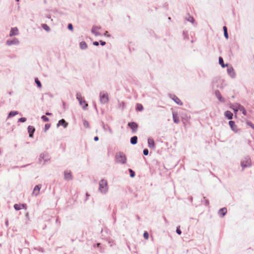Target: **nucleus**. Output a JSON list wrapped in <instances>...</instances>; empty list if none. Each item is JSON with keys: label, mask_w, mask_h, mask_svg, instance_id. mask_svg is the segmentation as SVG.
<instances>
[{"label": "nucleus", "mask_w": 254, "mask_h": 254, "mask_svg": "<svg viewBox=\"0 0 254 254\" xmlns=\"http://www.w3.org/2000/svg\"><path fill=\"white\" fill-rule=\"evenodd\" d=\"M211 84L212 88L216 87L223 89L225 86V84H224V80L219 77L214 78Z\"/></svg>", "instance_id": "1"}, {"label": "nucleus", "mask_w": 254, "mask_h": 254, "mask_svg": "<svg viewBox=\"0 0 254 254\" xmlns=\"http://www.w3.org/2000/svg\"><path fill=\"white\" fill-rule=\"evenodd\" d=\"M108 190V183L106 180L102 179L99 184V190L102 193H106Z\"/></svg>", "instance_id": "2"}, {"label": "nucleus", "mask_w": 254, "mask_h": 254, "mask_svg": "<svg viewBox=\"0 0 254 254\" xmlns=\"http://www.w3.org/2000/svg\"><path fill=\"white\" fill-rule=\"evenodd\" d=\"M115 160L117 163L123 164L127 162V157L123 152H119L116 154Z\"/></svg>", "instance_id": "3"}, {"label": "nucleus", "mask_w": 254, "mask_h": 254, "mask_svg": "<svg viewBox=\"0 0 254 254\" xmlns=\"http://www.w3.org/2000/svg\"><path fill=\"white\" fill-rule=\"evenodd\" d=\"M76 99L79 101L80 105L82 106L83 109L86 110L88 106V104L85 101L84 98L82 97L80 93L76 94Z\"/></svg>", "instance_id": "4"}, {"label": "nucleus", "mask_w": 254, "mask_h": 254, "mask_svg": "<svg viewBox=\"0 0 254 254\" xmlns=\"http://www.w3.org/2000/svg\"><path fill=\"white\" fill-rule=\"evenodd\" d=\"M241 166L244 169L247 167H250L251 166V159L249 156L246 157L244 160L241 162Z\"/></svg>", "instance_id": "5"}, {"label": "nucleus", "mask_w": 254, "mask_h": 254, "mask_svg": "<svg viewBox=\"0 0 254 254\" xmlns=\"http://www.w3.org/2000/svg\"><path fill=\"white\" fill-rule=\"evenodd\" d=\"M100 101L101 103L106 104L109 101V97L108 93L107 92L104 93H102L100 92Z\"/></svg>", "instance_id": "6"}, {"label": "nucleus", "mask_w": 254, "mask_h": 254, "mask_svg": "<svg viewBox=\"0 0 254 254\" xmlns=\"http://www.w3.org/2000/svg\"><path fill=\"white\" fill-rule=\"evenodd\" d=\"M128 126L132 130V133L136 132L138 127V124L134 122H131L128 123Z\"/></svg>", "instance_id": "7"}, {"label": "nucleus", "mask_w": 254, "mask_h": 254, "mask_svg": "<svg viewBox=\"0 0 254 254\" xmlns=\"http://www.w3.org/2000/svg\"><path fill=\"white\" fill-rule=\"evenodd\" d=\"M169 97L173 100L177 104L179 105H183L182 102L180 100V99L176 96L175 94H169Z\"/></svg>", "instance_id": "8"}, {"label": "nucleus", "mask_w": 254, "mask_h": 254, "mask_svg": "<svg viewBox=\"0 0 254 254\" xmlns=\"http://www.w3.org/2000/svg\"><path fill=\"white\" fill-rule=\"evenodd\" d=\"M19 44V41L18 39L16 38H14L13 39L10 40L8 39L6 41V44L8 46H11L13 45H18Z\"/></svg>", "instance_id": "9"}, {"label": "nucleus", "mask_w": 254, "mask_h": 254, "mask_svg": "<svg viewBox=\"0 0 254 254\" xmlns=\"http://www.w3.org/2000/svg\"><path fill=\"white\" fill-rule=\"evenodd\" d=\"M227 67V73L232 78H235L236 77V74L234 71V68L232 66H228Z\"/></svg>", "instance_id": "10"}, {"label": "nucleus", "mask_w": 254, "mask_h": 254, "mask_svg": "<svg viewBox=\"0 0 254 254\" xmlns=\"http://www.w3.org/2000/svg\"><path fill=\"white\" fill-rule=\"evenodd\" d=\"M214 94L220 102L224 103L225 102L224 98L222 96L220 92L218 90H216L214 92Z\"/></svg>", "instance_id": "11"}, {"label": "nucleus", "mask_w": 254, "mask_h": 254, "mask_svg": "<svg viewBox=\"0 0 254 254\" xmlns=\"http://www.w3.org/2000/svg\"><path fill=\"white\" fill-rule=\"evenodd\" d=\"M42 159L44 161V162L49 161L50 160L49 154L47 152H44L41 154L39 158V161H41Z\"/></svg>", "instance_id": "12"}, {"label": "nucleus", "mask_w": 254, "mask_h": 254, "mask_svg": "<svg viewBox=\"0 0 254 254\" xmlns=\"http://www.w3.org/2000/svg\"><path fill=\"white\" fill-rule=\"evenodd\" d=\"M229 125L231 129L234 131L235 132H238V129H237V127L235 124V122L233 121H230L229 122Z\"/></svg>", "instance_id": "13"}, {"label": "nucleus", "mask_w": 254, "mask_h": 254, "mask_svg": "<svg viewBox=\"0 0 254 254\" xmlns=\"http://www.w3.org/2000/svg\"><path fill=\"white\" fill-rule=\"evenodd\" d=\"M14 208L18 211V210H20V209H21L22 208H23V209H26L27 208V204H25V203H22V204H15L14 205Z\"/></svg>", "instance_id": "14"}, {"label": "nucleus", "mask_w": 254, "mask_h": 254, "mask_svg": "<svg viewBox=\"0 0 254 254\" xmlns=\"http://www.w3.org/2000/svg\"><path fill=\"white\" fill-rule=\"evenodd\" d=\"M28 132L29 133V136L30 137H33L34 133L35 131L34 127L32 126H29L27 127Z\"/></svg>", "instance_id": "15"}, {"label": "nucleus", "mask_w": 254, "mask_h": 254, "mask_svg": "<svg viewBox=\"0 0 254 254\" xmlns=\"http://www.w3.org/2000/svg\"><path fill=\"white\" fill-rule=\"evenodd\" d=\"M41 188V185H36L33 189V191L32 192L33 194L35 195V196H37L39 194Z\"/></svg>", "instance_id": "16"}, {"label": "nucleus", "mask_w": 254, "mask_h": 254, "mask_svg": "<svg viewBox=\"0 0 254 254\" xmlns=\"http://www.w3.org/2000/svg\"><path fill=\"white\" fill-rule=\"evenodd\" d=\"M62 126L64 128H66L68 126V123H67L64 119H61L59 121L58 123L57 124V127Z\"/></svg>", "instance_id": "17"}, {"label": "nucleus", "mask_w": 254, "mask_h": 254, "mask_svg": "<svg viewBox=\"0 0 254 254\" xmlns=\"http://www.w3.org/2000/svg\"><path fill=\"white\" fill-rule=\"evenodd\" d=\"M64 179L65 180H71L72 179L71 172L70 171H69V172L64 171Z\"/></svg>", "instance_id": "18"}, {"label": "nucleus", "mask_w": 254, "mask_h": 254, "mask_svg": "<svg viewBox=\"0 0 254 254\" xmlns=\"http://www.w3.org/2000/svg\"><path fill=\"white\" fill-rule=\"evenodd\" d=\"M227 209L226 207L220 208L218 211V214L221 217H223L227 213Z\"/></svg>", "instance_id": "19"}, {"label": "nucleus", "mask_w": 254, "mask_h": 254, "mask_svg": "<svg viewBox=\"0 0 254 254\" xmlns=\"http://www.w3.org/2000/svg\"><path fill=\"white\" fill-rule=\"evenodd\" d=\"M148 145L150 148H154L155 147L154 140L151 137L148 138Z\"/></svg>", "instance_id": "20"}, {"label": "nucleus", "mask_w": 254, "mask_h": 254, "mask_svg": "<svg viewBox=\"0 0 254 254\" xmlns=\"http://www.w3.org/2000/svg\"><path fill=\"white\" fill-rule=\"evenodd\" d=\"M18 34V29L17 27H13L11 28L10 33H9V36L12 37L13 36L17 35Z\"/></svg>", "instance_id": "21"}, {"label": "nucleus", "mask_w": 254, "mask_h": 254, "mask_svg": "<svg viewBox=\"0 0 254 254\" xmlns=\"http://www.w3.org/2000/svg\"><path fill=\"white\" fill-rule=\"evenodd\" d=\"M224 115L225 117L228 119V120H232L233 119V113L230 111H227L225 112Z\"/></svg>", "instance_id": "22"}, {"label": "nucleus", "mask_w": 254, "mask_h": 254, "mask_svg": "<svg viewBox=\"0 0 254 254\" xmlns=\"http://www.w3.org/2000/svg\"><path fill=\"white\" fill-rule=\"evenodd\" d=\"M237 106H238V109L242 112V114L246 116L247 115V111L245 108L242 105L239 104H237Z\"/></svg>", "instance_id": "23"}, {"label": "nucleus", "mask_w": 254, "mask_h": 254, "mask_svg": "<svg viewBox=\"0 0 254 254\" xmlns=\"http://www.w3.org/2000/svg\"><path fill=\"white\" fill-rule=\"evenodd\" d=\"M137 136H133L130 138V143L132 145H135L137 143Z\"/></svg>", "instance_id": "24"}, {"label": "nucleus", "mask_w": 254, "mask_h": 254, "mask_svg": "<svg viewBox=\"0 0 254 254\" xmlns=\"http://www.w3.org/2000/svg\"><path fill=\"white\" fill-rule=\"evenodd\" d=\"M173 121L176 124H179L180 122L179 118L177 114L176 113H173Z\"/></svg>", "instance_id": "25"}, {"label": "nucleus", "mask_w": 254, "mask_h": 254, "mask_svg": "<svg viewBox=\"0 0 254 254\" xmlns=\"http://www.w3.org/2000/svg\"><path fill=\"white\" fill-rule=\"evenodd\" d=\"M79 47L81 50H85L87 48V44L85 41H82L79 43Z\"/></svg>", "instance_id": "26"}, {"label": "nucleus", "mask_w": 254, "mask_h": 254, "mask_svg": "<svg viewBox=\"0 0 254 254\" xmlns=\"http://www.w3.org/2000/svg\"><path fill=\"white\" fill-rule=\"evenodd\" d=\"M219 64L221 65L222 67H225L228 66V64H224L223 59L221 57H219Z\"/></svg>", "instance_id": "27"}, {"label": "nucleus", "mask_w": 254, "mask_h": 254, "mask_svg": "<svg viewBox=\"0 0 254 254\" xmlns=\"http://www.w3.org/2000/svg\"><path fill=\"white\" fill-rule=\"evenodd\" d=\"M223 29L224 31V36L226 39H228L229 38V35L227 27L226 26H223Z\"/></svg>", "instance_id": "28"}, {"label": "nucleus", "mask_w": 254, "mask_h": 254, "mask_svg": "<svg viewBox=\"0 0 254 254\" xmlns=\"http://www.w3.org/2000/svg\"><path fill=\"white\" fill-rule=\"evenodd\" d=\"M18 114V111H10L8 115L7 118H9L13 117L15 116V115H17Z\"/></svg>", "instance_id": "29"}, {"label": "nucleus", "mask_w": 254, "mask_h": 254, "mask_svg": "<svg viewBox=\"0 0 254 254\" xmlns=\"http://www.w3.org/2000/svg\"><path fill=\"white\" fill-rule=\"evenodd\" d=\"M95 27H96L95 26L92 27L91 31V33L94 34L96 36H101L102 34L100 32L96 31Z\"/></svg>", "instance_id": "30"}, {"label": "nucleus", "mask_w": 254, "mask_h": 254, "mask_svg": "<svg viewBox=\"0 0 254 254\" xmlns=\"http://www.w3.org/2000/svg\"><path fill=\"white\" fill-rule=\"evenodd\" d=\"M135 109L137 111L141 112V111H143V107L142 105V104L137 103V104H136Z\"/></svg>", "instance_id": "31"}, {"label": "nucleus", "mask_w": 254, "mask_h": 254, "mask_svg": "<svg viewBox=\"0 0 254 254\" xmlns=\"http://www.w3.org/2000/svg\"><path fill=\"white\" fill-rule=\"evenodd\" d=\"M42 27L47 32H49L51 30L50 27L47 24H42Z\"/></svg>", "instance_id": "32"}, {"label": "nucleus", "mask_w": 254, "mask_h": 254, "mask_svg": "<svg viewBox=\"0 0 254 254\" xmlns=\"http://www.w3.org/2000/svg\"><path fill=\"white\" fill-rule=\"evenodd\" d=\"M186 19L187 21L190 22L191 23H194L195 22L194 18L190 15H188V17H186Z\"/></svg>", "instance_id": "33"}, {"label": "nucleus", "mask_w": 254, "mask_h": 254, "mask_svg": "<svg viewBox=\"0 0 254 254\" xmlns=\"http://www.w3.org/2000/svg\"><path fill=\"white\" fill-rule=\"evenodd\" d=\"M35 82L38 88H40L42 87V84L37 77L35 78Z\"/></svg>", "instance_id": "34"}, {"label": "nucleus", "mask_w": 254, "mask_h": 254, "mask_svg": "<svg viewBox=\"0 0 254 254\" xmlns=\"http://www.w3.org/2000/svg\"><path fill=\"white\" fill-rule=\"evenodd\" d=\"M126 107V104L124 102H121L119 103V108L121 109L122 110H123Z\"/></svg>", "instance_id": "35"}, {"label": "nucleus", "mask_w": 254, "mask_h": 254, "mask_svg": "<svg viewBox=\"0 0 254 254\" xmlns=\"http://www.w3.org/2000/svg\"><path fill=\"white\" fill-rule=\"evenodd\" d=\"M128 172L129 173L130 177L131 178L134 177V176L135 175V172L133 170H132L131 169H128Z\"/></svg>", "instance_id": "36"}, {"label": "nucleus", "mask_w": 254, "mask_h": 254, "mask_svg": "<svg viewBox=\"0 0 254 254\" xmlns=\"http://www.w3.org/2000/svg\"><path fill=\"white\" fill-rule=\"evenodd\" d=\"M103 128L105 130H108L110 133H112L113 132L112 129L109 126H107L106 127L105 126H103Z\"/></svg>", "instance_id": "37"}, {"label": "nucleus", "mask_w": 254, "mask_h": 254, "mask_svg": "<svg viewBox=\"0 0 254 254\" xmlns=\"http://www.w3.org/2000/svg\"><path fill=\"white\" fill-rule=\"evenodd\" d=\"M83 125L85 128L89 127V124L88 122L86 120L83 121Z\"/></svg>", "instance_id": "38"}, {"label": "nucleus", "mask_w": 254, "mask_h": 254, "mask_svg": "<svg viewBox=\"0 0 254 254\" xmlns=\"http://www.w3.org/2000/svg\"><path fill=\"white\" fill-rule=\"evenodd\" d=\"M50 126H51V125L49 124H45V127H44V131L46 132L50 128Z\"/></svg>", "instance_id": "39"}, {"label": "nucleus", "mask_w": 254, "mask_h": 254, "mask_svg": "<svg viewBox=\"0 0 254 254\" xmlns=\"http://www.w3.org/2000/svg\"><path fill=\"white\" fill-rule=\"evenodd\" d=\"M41 119H42V120L44 121V122H48L49 121V119L46 117V116L45 115H43L42 117H41Z\"/></svg>", "instance_id": "40"}, {"label": "nucleus", "mask_w": 254, "mask_h": 254, "mask_svg": "<svg viewBox=\"0 0 254 254\" xmlns=\"http://www.w3.org/2000/svg\"><path fill=\"white\" fill-rule=\"evenodd\" d=\"M247 125H248L249 126L251 127L253 129H254V124L252 123V122H251V121H247Z\"/></svg>", "instance_id": "41"}, {"label": "nucleus", "mask_w": 254, "mask_h": 254, "mask_svg": "<svg viewBox=\"0 0 254 254\" xmlns=\"http://www.w3.org/2000/svg\"><path fill=\"white\" fill-rule=\"evenodd\" d=\"M143 237L145 239H148L149 238V233L147 231H144Z\"/></svg>", "instance_id": "42"}, {"label": "nucleus", "mask_w": 254, "mask_h": 254, "mask_svg": "<svg viewBox=\"0 0 254 254\" xmlns=\"http://www.w3.org/2000/svg\"><path fill=\"white\" fill-rule=\"evenodd\" d=\"M26 118L25 117H21L18 119V122L20 123H24L26 121Z\"/></svg>", "instance_id": "43"}, {"label": "nucleus", "mask_w": 254, "mask_h": 254, "mask_svg": "<svg viewBox=\"0 0 254 254\" xmlns=\"http://www.w3.org/2000/svg\"><path fill=\"white\" fill-rule=\"evenodd\" d=\"M176 233L180 235L181 234H182V231L180 229V226H179L177 227V229H176Z\"/></svg>", "instance_id": "44"}, {"label": "nucleus", "mask_w": 254, "mask_h": 254, "mask_svg": "<svg viewBox=\"0 0 254 254\" xmlns=\"http://www.w3.org/2000/svg\"><path fill=\"white\" fill-rule=\"evenodd\" d=\"M67 28L68 30L70 31H73V27L71 23H68L67 25Z\"/></svg>", "instance_id": "45"}, {"label": "nucleus", "mask_w": 254, "mask_h": 254, "mask_svg": "<svg viewBox=\"0 0 254 254\" xmlns=\"http://www.w3.org/2000/svg\"><path fill=\"white\" fill-rule=\"evenodd\" d=\"M149 151L148 149L147 148L144 149L143 150V153L144 155H147L148 154Z\"/></svg>", "instance_id": "46"}, {"label": "nucleus", "mask_w": 254, "mask_h": 254, "mask_svg": "<svg viewBox=\"0 0 254 254\" xmlns=\"http://www.w3.org/2000/svg\"><path fill=\"white\" fill-rule=\"evenodd\" d=\"M99 42H100V45L103 46H105L106 44V42L103 41L102 40H100Z\"/></svg>", "instance_id": "47"}, {"label": "nucleus", "mask_w": 254, "mask_h": 254, "mask_svg": "<svg viewBox=\"0 0 254 254\" xmlns=\"http://www.w3.org/2000/svg\"><path fill=\"white\" fill-rule=\"evenodd\" d=\"M203 199H205V204L206 205H209V200L205 198V197H203Z\"/></svg>", "instance_id": "48"}, {"label": "nucleus", "mask_w": 254, "mask_h": 254, "mask_svg": "<svg viewBox=\"0 0 254 254\" xmlns=\"http://www.w3.org/2000/svg\"><path fill=\"white\" fill-rule=\"evenodd\" d=\"M104 35L108 37H111V35L108 34V32L107 31H105V32L104 34Z\"/></svg>", "instance_id": "49"}, {"label": "nucleus", "mask_w": 254, "mask_h": 254, "mask_svg": "<svg viewBox=\"0 0 254 254\" xmlns=\"http://www.w3.org/2000/svg\"><path fill=\"white\" fill-rule=\"evenodd\" d=\"M93 45H94L95 46H99V42H97V41H94L93 42Z\"/></svg>", "instance_id": "50"}, {"label": "nucleus", "mask_w": 254, "mask_h": 254, "mask_svg": "<svg viewBox=\"0 0 254 254\" xmlns=\"http://www.w3.org/2000/svg\"><path fill=\"white\" fill-rule=\"evenodd\" d=\"M233 110H234V113H237L238 111V110H239V109H238V106L235 108H234Z\"/></svg>", "instance_id": "51"}, {"label": "nucleus", "mask_w": 254, "mask_h": 254, "mask_svg": "<svg viewBox=\"0 0 254 254\" xmlns=\"http://www.w3.org/2000/svg\"><path fill=\"white\" fill-rule=\"evenodd\" d=\"M94 141H98V140H99V137H98V136H95V137H94Z\"/></svg>", "instance_id": "52"}, {"label": "nucleus", "mask_w": 254, "mask_h": 254, "mask_svg": "<svg viewBox=\"0 0 254 254\" xmlns=\"http://www.w3.org/2000/svg\"><path fill=\"white\" fill-rule=\"evenodd\" d=\"M5 224L6 227L8 226V221L7 219H6V220H5Z\"/></svg>", "instance_id": "53"}, {"label": "nucleus", "mask_w": 254, "mask_h": 254, "mask_svg": "<svg viewBox=\"0 0 254 254\" xmlns=\"http://www.w3.org/2000/svg\"><path fill=\"white\" fill-rule=\"evenodd\" d=\"M45 114L47 116H51V115H52V114L51 113H50V112H47Z\"/></svg>", "instance_id": "54"}, {"label": "nucleus", "mask_w": 254, "mask_h": 254, "mask_svg": "<svg viewBox=\"0 0 254 254\" xmlns=\"http://www.w3.org/2000/svg\"><path fill=\"white\" fill-rule=\"evenodd\" d=\"M96 27H95V29H98V30H99V29H101V26H95Z\"/></svg>", "instance_id": "55"}, {"label": "nucleus", "mask_w": 254, "mask_h": 254, "mask_svg": "<svg viewBox=\"0 0 254 254\" xmlns=\"http://www.w3.org/2000/svg\"><path fill=\"white\" fill-rule=\"evenodd\" d=\"M63 108L65 109V103L64 102H63Z\"/></svg>", "instance_id": "56"}, {"label": "nucleus", "mask_w": 254, "mask_h": 254, "mask_svg": "<svg viewBox=\"0 0 254 254\" xmlns=\"http://www.w3.org/2000/svg\"><path fill=\"white\" fill-rule=\"evenodd\" d=\"M164 220H165V222H166V223H167V222H168V221H167V220L166 218L165 217H164Z\"/></svg>", "instance_id": "57"}, {"label": "nucleus", "mask_w": 254, "mask_h": 254, "mask_svg": "<svg viewBox=\"0 0 254 254\" xmlns=\"http://www.w3.org/2000/svg\"><path fill=\"white\" fill-rule=\"evenodd\" d=\"M136 218H137V220H140V217L138 215L136 216Z\"/></svg>", "instance_id": "58"}, {"label": "nucleus", "mask_w": 254, "mask_h": 254, "mask_svg": "<svg viewBox=\"0 0 254 254\" xmlns=\"http://www.w3.org/2000/svg\"><path fill=\"white\" fill-rule=\"evenodd\" d=\"M8 93L9 94V95H11L12 94V91H9L8 92Z\"/></svg>", "instance_id": "59"}, {"label": "nucleus", "mask_w": 254, "mask_h": 254, "mask_svg": "<svg viewBox=\"0 0 254 254\" xmlns=\"http://www.w3.org/2000/svg\"><path fill=\"white\" fill-rule=\"evenodd\" d=\"M97 246L98 247H99L100 246V243H97Z\"/></svg>", "instance_id": "60"}, {"label": "nucleus", "mask_w": 254, "mask_h": 254, "mask_svg": "<svg viewBox=\"0 0 254 254\" xmlns=\"http://www.w3.org/2000/svg\"><path fill=\"white\" fill-rule=\"evenodd\" d=\"M86 195L87 196H89V195L88 194V193H86Z\"/></svg>", "instance_id": "61"}, {"label": "nucleus", "mask_w": 254, "mask_h": 254, "mask_svg": "<svg viewBox=\"0 0 254 254\" xmlns=\"http://www.w3.org/2000/svg\"><path fill=\"white\" fill-rule=\"evenodd\" d=\"M185 31H183V35H185Z\"/></svg>", "instance_id": "62"}, {"label": "nucleus", "mask_w": 254, "mask_h": 254, "mask_svg": "<svg viewBox=\"0 0 254 254\" xmlns=\"http://www.w3.org/2000/svg\"><path fill=\"white\" fill-rule=\"evenodd\" d=\"M168 19H169V20H171V17H168Z\"/></svg>", "instance_id": "63"}, {"label": "nucleus", "mask_w": 254, "mask_h": 254, "mask_svg": "<svg viewBox=\"0 0 254 254\" xmlns=\"http://www.w3.org/2000/svg\"><path fill=\"white\" fill-rule=\"evenodd\" d=\"M167 6H168V4H166V5H164V6H165V7H167Z\"/></svg>", "instance_id": "64"}]
</instances>
